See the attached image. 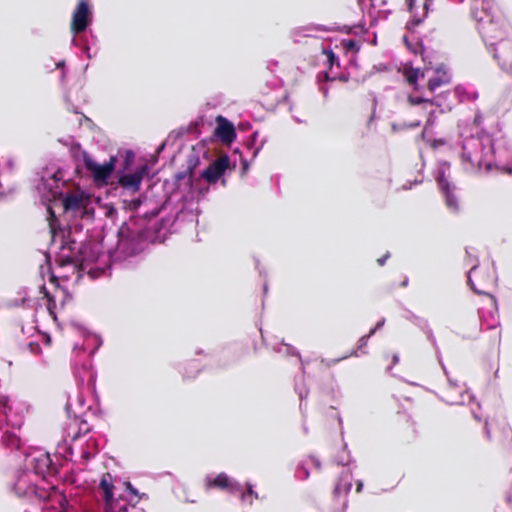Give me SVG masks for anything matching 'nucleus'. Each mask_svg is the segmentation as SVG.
Here are the masks:
<instances>
[{
  "label": "nucleus",
  "instance_id": "f257e3e1",
  "mask_svg": "<svg viewBox=\"0 0 512 512\" xmlns=\"http://www.w3.org/2000/svg\"><path fill=\"white\" fill-rule=\"evenodd\" d=\"M117 238L116 253L119 257H132L142 252V235L138 230L132 229L127 222L119 227Z\"/></svg>",
  "mask_w": 512,
  "mask_h": 512
},
{
  "label": "nucleus",
  "instance_id": "f03ea898",
  "mask_svg": "<svg viewBox=\"0 0 512 512\" xmlns=\"http://www.w3.org/2000/svg\"><path fill=\"white\" fill-rule=\"evenodd\" d=\"M99 487L103 491L106 512L128 511V505L121 503V497L114 499V477L109 472L102 474Z\"/></svg>",
  "mask_w": 512,
  "mask_h": 512
},
{
  "label": "nucleus",
  "instance_id": "7ed1b4c3",
  "mask_svg": "<svg viewBox=\"0 0 512 512\" xmlns=\"http://www.w3.org/2000/svg\"><path fill=\"white\" fill-rule=\"evenodd\" d=\"M83 160L86 169L92 173L94 180L97 182H105L114 171L116 163V157H111L103 165L97 164L87 153H84Z\"/></svg>",
  "mask_w": 512,
  "mask_h": 512
},
{
  "label": "nucleus",
  "instance_id": "20e7f679",
  "mask_svg": "<svg viewBox=\"0 0 512 512\" xmlns=\"http://www.w3.org/2000/svg\"><path fill=\"white\" fill-rule=\"evenodd\" d=\"M91 21V11L86 0H80L77 4L71 21V31L74 35L84 32Z\"/></svg>",
  "mask_w": 512,
  "mask_h": 512
},
{
  "label": "nucleus",
  "instance_id": "39448f33",
  "mask_svg": "<svg viewBox=\"0 0 512 512\" xmlns=\"http://www.w3.org/2000/svg\"><path fill=\"white\" fill-rule=\"evenodd\" d=\"M229 166L230 158L227 154H224L210 163L202 172L201 177L209 184H215L225 174Z\"/></svg>",
  "mask_w": 512,
  "mask_h": 512
},
{
  "label": "nucleus",
  "instance_id": "423d86ee",
  "mask_svg": "<svg viewBox=\"0 0 512 512\" xmlns=\"http://www.w3.org/2000/svg\"><path fill=\"white\" fill-rule=\"evenodd\" d=\"M148 174V167L146 165L141 166L133 173L123 174L118 179V184L125 190L131 193H136L141 188V183L145 175Z\"/></svg>",
  "mask_w": 512,
  "mask_h": 512
},
{
  "label": "nucleus",
  "instance_id": "0eeeda50",
  "mask_svg": "<svg viewBox=\"0 0 512 512\" xmlns=\"http://www.w3.org/2000/svg\"><path fill=\"white\" fill-rule=\"evenodd\" d=\"M204 487L206 491L219 489L234 493V491L239 490V484L234 482L226 473H219L214 478L206 477Z\"/></svg>",
  "mask_w": 512,
  "mask_h": 512
},
{
  "label": "nucleus",
  "instance_id": "6e6552de",
  "mask_svg": "<svg viewBox=\"0 0 512 512\" xmlns=\"http://www.w3.org/2000/svg\"><path fill=\"white\" fill-rule=\"evenodd\" d=\"M216 122L217 127L214 130V136L223 144L230 145L236 139L234 125L223 116H218Z\"/></svg>",
  "mask_w": 512,
  "mask_h": 512
},
{
  "label": "nucleus",
  "instance_id": "1a4fd4ad",
  "mask_svg": "<svg viewBox=\"0 0 512 512\" xmlns=\"http://www.w3.org/2000/svg\"><path fill=\"white\" fill-rule=\"evenodd\" d=\"M35 494L45 502L57 503L59 505L58 512H65L67 499L62 493H59L55 487H52L51 491L49 492L45 491L44 489H36Z\"/></svg>",
  "mask_w": 512,
  "mask_h": 512
},
{
  "label": "nucleus",
  "instance_id": "9d476101",
  "mask_svg": "<svg viewBox=\"0 0 512 512\" xmlns=\"http://www.w3.org/2000/svg\"><path fill=\"white\" fill-rule=\"evenodd\" d=\"M84 206V197L82 194L71 193L63 200V207L66 211L79 210Z\"/></svg>",
  "mask_w": 512,
  "mask_h": 512
},
{
  "label": "nucleus",
  "instance_id": "9b49d317",
  "mask_svg": "<svg viewBox=\"0 0 512 512\" xmlns=\"http://www.w3.org/2000/svg\"><path fill=\"white\" fill-rule=\"evenodd\" d=\"M350 475L347 472H343L333 489V497L338 498L342 493L347 494L351 489Z\"/></svg>",
  "mask_w": 512,
  "mask_h": 512
},
{
  "label": "nucleus",
  "instance_id": "f8f14e48",
  "mask_svg": "<svg viewBox=\"0 0 512 512\" xmlns=\"http://www.w3.org/2000/svg\"><path fill=\"white\" fill-rule=\"evenodd\" d=\"M403 76L406 80V82L410 85V86H413V88L415 90L418 89L417 87V81L418 79L421 77L423 78L424 77V72H422L420 69L418 68H413V67H407L405 66L403 68Z\"/></svg>",
  "mask_w": 512,
  "mask_h": 512
},
{
  "label": "nucleus",
  "instance_id": "ddd939ff",
  "mask_svg": "<svg viewBox=\"0 0 512 512\" xmlns=\"http://www.w3.org/2000/svg\"><path fill=\"white\" fill-rule=\"evenodd\" d=\"M403 42L406 47L414 54H422L424 47L422 42L419 39L411 40L408 36L403 37Z\"/></svg>",
  "mask_w": 512,
  "mask_h": 512
},
{
  "label": "nucleus",
  "instance_id": "4468645a",
  "mask_svg": "<svg viewBox=\"0 0 512 512\" xmlns=\"http://www.w3.org/2000/svg\"><path fill=\"white\" fill-rule=\"evenodd\" d=\"M125 487H126V490L128 491V493L130 494V497L127 500L128 504L132 507H135L138 504V502L140 501L141 496H140L138 490L135 487H133L130 482H126Z\"/></svg>",
  "mask_w": 512,
  "mask_h": 512
},
{
  "label": "nucleus",
  "instance_id": "2eb2a0df",
  "mask_svg": "<svg viewBox=\"0 0 512 512\" xmlns=\"http://www.w3.org/2000/svg\"><path fill=\"white\" fill-rule=\"evenodd\" d=\"M234 493H239L240 496H241V500L243 502H248L249 504H252V498L253 496L255 498H257V495L256 493L253 491L252 489V486L251 485H247V489L246 491L244 492L241 487L239 486V490L238 491H234Z\"/></svg>",
  "mask_w": 512,
  "mask_h": 512
},
{
  "label": "nucleus",
  "instance_id": "dca6fc26",
  "mask_svg": "<svg viewBox=\"0 0 512 512\" xmlns=\"http://www.w3.org/2000/svg\"><path fill=\"white\" fill-rule=\"evenodd\" d=\"M41 292L44 294V297L47 299V309L50 314H54V309L56 308L55 298L51 293L46 289L45 286L41 287Z\"/></svg>",
  "mask_w": 512,
  "mask_h": 512
},
{
  "label": "nucleus",
  "instance_id": "f3484780",
  "mask_svg": "<svg viewBox=\"0 0 512 512\" xmlns=\"http://www.w3.org/2000/svg\"><path fill=\"white\" fill-rule=\"evenodd\" d=\"M447 82V79H444L442 77H435L428 81L427 87L430 92H434L438 87L446 84Z\"/></svg>",
  "mask_w": 512,
  "mask_h": 512
},
{
  "label": "nucleus",
  "instance_id": "a211bd4d",
  "mask_svg": "<svg viewBox=\"0 0 512 512\" xmlns=\"http://www.w3.org/2000/svg\"><path fill=\"white\" fill-rule=\"evenodd\" d=\"M407 101L412 106L419 105V104L431 105L432 106L434 104L433 100L422 98V97H414V96H411V95L408 96Z\"/></svg>",
  "mask_w": 512,
  "mask_h": 512
},
{
  "label": "nucleus",
  "instance_id": "6ab92c4d",
  "mask_svg": "<svg viewBox=\"0 0 512 512\" xmlns=\"http://www.w3.org/2000/svg\"><path fill=\"white\" fill-rule=\"evenodd\" d=\"M480 269L476 266L472 267L468 274V283L471 285V287L474 289V291L478 294H481L482 292L478 290L476 287H474L473 284V278L478 277L480 274Z\"/></svg>",
  "mask_w": 512,
  "mask_h": 512
},
{
  "label": "nucleus",
  "instance_id": "aec40b11",
  "mask_svg": "<svg viewBox=\"0 0 512 512\" xmlns=\"http://www.w3.org/2000/svg\"><path fill=\"white\" fill-rule=\"evenodd\" d=\"M90 431V426L85 420H81L79 423L78 432L75 433L73 439H77L82 435H86Z\"/></svg>",
  "mask_w": 512,
  "mask_h": 512
},
{
  "label": "nucleus",
  "instance_id": "412c9836",
  "mask_svg": "<svg viewBox=\"0 0 512 512\" xmlns=\"http://www.w3.org/2000/svg\"><path fill=\"white\" fill-rule=\"evenodd\" d=\"M343 45H344V47H345V49H346L347 51H352V50H354V51H356V52H357V51L359 50V47H358V45H357L356 41H355V40H352V39H349V40H345V41H343Z\"/></svg>",
  "mask_w": 512,
  "mask_h": 512
},
{
  "label": "nucleus",
  "instance_id": "4be33fe9",
  "mask_svg": "<svg viewBox=\"0 0 512 512\" xmlns=\"http://www.w3.org/2000/svg\"><path fill=\"white\" fill-rule=\"evenodd\" d=\"M124 203L126 204L127 209H129L131 211H136L141 205V200L140 199H132L129 202L124 201Z\"/></svg>",
  "mask_w": 512,
  "mask_h": 512
},
{
  "label": "nucleus",
  "instance_id": "5701e85b",
  "mask_svg": "<svg viewBox=\"0 0 512 512\" xmlns=\"http://www.w3.org/2000/svg\"><path fill=\"white\" fill-rule=\"evenodd\" d=\"M57 262L60 264V266H66V265H74L75 267L77 266L76 261L72 257H69V256L61 257L57 260Z\"/></svg>",
  "mask_w": 512,
  "mask_h": 512
},
{
  "label": "nucleus",
  "instance_id": "b1692460",
  "mask_svg": "<svg viewBox=\"0 0 512 512\" xmlns=\"http://www.w3.org/2000/svg\"><path fill=\"white\" fill-rule=\"evenodd\" d=\"M305 464H311L317 469H320L321 467L320 461L316 459L314 456H309L308 459L305 461Z\"/></svg>",
  "mask_w": 512,
  "mask_h": 512
},
{
  "label": "nucleus",
  "instance_id": "393cba45",
  "mask_svg": "<svg viewBox=\"0 0 512 512\" xmlns=\"http://www.w3.org/2000/svg\"><path fill=\"white\" fill-rule=\"evenodd\" d=\"M446 203L449 207L456 208L457 203L456 200L453 198L452 195H450L449 192L446 193Z\"/></svg>",
  "mask_w": 512,
  "mask_h": 512
},
{
  "label": "nucleus",
  "instance_id": "a878e982",
  "mask_svg": "<svg viewBox=\"0 0 512 512\" xmlns=\"http://www.w3.org/2000/svg\"><path fill=\"white\" fill-rule=\"evenodd\" d=\"M422 22L419 18H413L407 23V28L410 30H413L415 27H417Z\"/></svg>",
  "mask_w": 512,
  "mask_h": 512
},
{
  "label": "nucleus",
  "instance_id": "bb28decb",
  "mask_svg": "<svg viewBox=\"0 0 512 512\" xmlns=\"http://www.w3.org/2000/svg\"><path fill=\"white\" fill-rule=\"evenodd\" d=\"M50 212V219H49V226L51 231H54V222L56 221V217L51 209H49Z\"/></svg>",
  "mask_w": 512,
  "mask_h": 512
},
{
  "label": "nucleus",
  "instance_id": "cd10ccee",
  "mask_svg": "<svg viewBox=\"0 0 512 512\" xmlns=\"http://www.w3.org/2000/svg\"><path fill=\"white\" fill-rule=\"evenodd\" d=\"M370 333L368 335H365V336H362L360 339H359V347H363L367 344L368 342V339L370 337Z\"/></svg>",
  "mask_w": 512,
  "mask_h": 512
},
{
  "label": "nucleus",
  "instance_id": "c85d7f7f",
  "mask_svg": "<svg viewBox=\"0 0 512 512\" xmlns=\"http://www.w3.org/2000/svg\"><path fill=\"white\" fill-rule=\"evenodd\" d=\"M390 257V254L389 253H386L384 256L380 257L377 259V263L380 265V266H383L386 262V260Z\"/></svg>",
  "mask_w": 512,
  "mask_h": 512
},
{
  "label": "nucleus",
  "instance_id": "c756f323",
  "mask_svg": "<svg viewBox=\"0 0 512 512\" xmlns=\"http://www.w3.org/2000/svg\"><path fill=\"white\" fill-rule=\"evenodd\" d=\"M433 117H434V111H430L429 112V116L427 118V122H426L427 126H432L433 125V123H434Z\"/></svg>",
  "mask_w": 512,
  "mask_h": 512
},
{
  "label": "nucleus",
  "instance_id": "7c9ffc66",
  "mask_svg": "<svg viewBox=\"0 0 512 512\" xmlns=\"http://www.w3.org/2000/svg\"><path fill=\"white\" fill-rule=\"evenodd\" d=\"M384 324V320L378 322L374 328L370 330V335H373L378 329H380Z\"/></svg>",
  "mask_w": 512,
  "mask_h": 512
},
{
  "label": "nucleus",
  "instance_id": "2f4dec72",
  "mask_svg": "<svg viewBox=\"0 0 512 512\" xmlns=\"http://www.w3.org/2000/svg\"><path fill=\"white\" fill-rule=\"evenodd\" d=\"M298 472L303 475V478H308V476H309V473H308L307 469L304 466L300 467L298 469Z\"/></svg>",
  "mask_w": 512,
  "mask_h": 512
},
{
  "label": "nucleus",
  "instance_id": "473e14b6",
  "mask_svg": "<svg viewBox=\"0 0 512 512\" xmlns=\"http://www.w3.org/2000/svg\"><path fill=\"white\" fill-rule=\"evenodd\" d=\"M406 3H407L409 12H412L413 11V7H414V5L416 3V0H406Z\"/></svg>",
  "mask_w": 512,
  "mask_h": 512
},
{
  "label": "nucleus",
  "instance_id": "72a5a7b5",
  "mask_svg": "<svg viewBox=\"0 0 512 512\" xmlns=\"http://www.w3.org/2000/svg\"><path fill=\"white\" fill-rule=\"evenodd\" d=\"M328 59H329V62L332 64L335 60V54L332 52V51H329L328 52Z\"/></svg>",
  "mask_w": 512,
  "mask_h": 512
},
{
  "label": "nucleus",
  "instance_id": "f704fd0d",
  "mask_svg": "<svg viewBox=\"0 0 512 512\" xmlns=\"http://www.w3.org/2000/svg\"><path fill=\"white\" fill-rule=\"evenodd\" d=\"M39 461L43 462L45 466H48L50 463V459L48 456H44L42 459H39Z\"/></svg>",
  "mask_w": 512,
  "mask_h": 512
},
{
  "label": "nucleus",
  "instance_id": "c9c22d12",
  "mask_svg": "<svg viewBox=\"0 0 512 512\" xmlns=\"http://www.w3.org/2000/svg\"><path fill=\"white\" fill-rule=\"evenodd\" d=\"M362 488H363V483H362V481H359L356 485V492L360 493L362 491Z\"/></svg>",
  "mask_w": 512,
  "mask_h": 512
},
{
  "label": "nucleus",
  "instance_id": "e433bc0d",
  "mask_svg": "<svg viewBox=\"0 0 512 512\" xmlns=\"http://www.w3.org/2000/svg\"><path fill=\"white\" fill-rule=\"evenodd\" d=\"M185 173L184 172H180L176 175V180H181L185 177Z\"/></svg>",
  "mask_w": 512,
  "mask_h": 512
},
{
  "label": "nucleus",
  "instance_id": "4c0bfd02",
  "mask_svg": "<svg viewBox=\"0 0 512 512\" xmlns=\"http://www.w3.org/2000/svg\"><path fill=\"white\" fill-rule=\"evenodd\" d=\"M408 285V279L405 278L401 283H400V286L402 287H406Z\"/></svg>",
  "mask_w": 512,
  "mask_h": 512
},
{
  "label": "nucleus",
  "instance_id": "58836bf2",
  "mask_svg": "<svg viewBox=\"0 0 512 512\" xmlns=\"http://www.w3.org/2000/svg\"><path fill=\"white\" fill-rule=\"evenodd\" d=\"M399 361L398 355H393V364H397Z\"/></svg>",
  "mask_w": 512,
  "mask_h": 512
},
{
  "label": "nucleus",
  "instance_id": "ea45409f",
  "mask_svg": "<svg viewBox=\"0 0 512 512\" xmlns=\"http://www.w3.org/2000/svg\"><path fill=\"white\" fill-rule=\"evenodd\" d=\"M339 79H340V80H342V81H344V82H346V81L348 80V79H347V77H345V76H342V77H340Z\"/></svg>",
  "mask_w": 512,
  "mask_h": 512
}]
</instances>
